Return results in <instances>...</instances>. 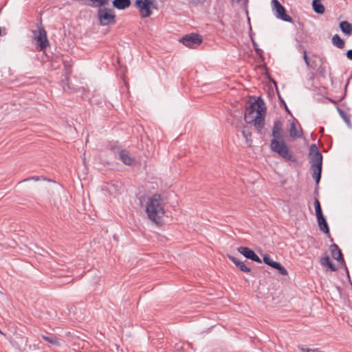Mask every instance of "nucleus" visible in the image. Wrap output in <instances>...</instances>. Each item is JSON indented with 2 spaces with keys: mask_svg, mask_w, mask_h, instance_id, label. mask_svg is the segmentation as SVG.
Listing matches in <instances>:
<instances>
[{
  "mask_svg": "<svg viewBox=\"0 0 352 352\" xmlns=\"http://www.w3.org/2000/svg\"><path fill=\"white\" fill-rule=\"evenodd\" d=\"M320 230L326 234L329 233V228L323 214L316 215Z\"/></svg>",
  "mask_w": 352,
  "mask_h": 352,
  "instance_id": "ddd939ff",
  "label": "nucleus"
},
{
  "mask_svg": "<svg viewBox=\"0 0 352 352\" xmlns=\"http://www.w3.org/2000/svg\"><path fill=\"white\" fill-rule=\"evenodd\" d=\"M41 179L46 180V178L43 177H39V176H33V177H30L27 179H25L24 180H23V182H27V181H30V180H34V181L37 182ZM21 182H22V181Z\"/></svg>",
  "mask_w": 352,
  "mask_h": 352,
  "instance_id": "a878e982",
  "label": "nucleus"
},
{
  "mask_svg": "<svg viewBox=\"0 0 352 352\" xmlns=\"http://www.w3.org/2000/svg\"><path fill=\"white\" fill-rule=\"evenodd\" d=\"M155 0H136L135 6L138 8L140 14L142 18H146L151 15V8Z\"/></svg>",
  "mask_w": 352,
  "mask_h": 352,
  "instance_id": "423d86ee",
  "label": "nucleus"
},
{
  "mask_svg": "<svg viewBox=\"0 0 352 352\" xmlns=\"http://www.w3.org/2000/svg\"><path fill=\"white\" fill-rule=\"evenodd\" d=\"M282 126L283 124L280 120H276L274 122L272 133L273 138L270 142V148L272 151L277 153L285 160L295 162V158L289 151L287 144L283 140L281 133Z\"/></svg>",
  "mask_w": 352,
  "mask_h": 352,
  "instance_id": "f03ea898",
  "label": "nucleus"
},
{
  "mask_svg": "<svg viewBox=\"0 0 352 352\" xmlns=\"http://www.w3.org/2000/svg\"><path fill=\"white\" fill-rule=\"evenodd\" d=\"M296 41L298 43V48L300 50L302 46V41L297 38H296Z\"/></svg>",
  "mask_w": 352,
  "mask_h": 352,
  "instance_id": "2f4dec72",
  "label": "nucleus"
},
{
  "mask_svg": "<svg viewBox=\"0 0 352 352\" xmlns=\"http://www.w3.org/2000/svg\"><path fill=\"white\" fill-rule=\"evenodd\" d=\"M69 73H70V72H66L67 74H68ZM67 81H68V76H67V75H65L64 78L62 79V82H63V89L65 90V86L67 84Z\"/></svg>",
  "mask_w": 352,
  "mask_h": 352,
  "instance_id": "c756f323",
  "label": "nucleus"
},
{
  "mask_svg": "<svg viewBox=\"0 0 352 352\" xmlns=\"http://www.w3.org/2000/svg\"><path fill=\"white\" fill-rule=\"evenodd\" d=\"M263 261L266 265L277 270L280 274L285 276L287 275L288 272L287 270L283 266H282L280 263L272 260L269 254H265L263 256Z\"/></svg>",
  "mask_w": 352,
  "mask_h": 352,
  "instance_id": "9d476101",
  "label": "nucleus"
},
{
  "mask_svg": "<svg viewBox=\"0 0 352 352\" xmlns=\"http://www.w3.org/2000/svg\"><path fill=\"white\" fill-rule=\"evenodd\" d=\"M238 252L243 255L246 258L255 261L258 263H261V259L256 255V254L248 247L240 246L237 248Z\"/></svg>",
  "mask_w": 352,
  "mask_h": 352,
  "instance_id": "9b49d317",
  "label": "nucleus"
},
{
  "mask_svg": "<svg viewBox=\"0 0 352 352\" xmlns=\"http://www.w3.org/2000/svg\"><path fill=\"white\" fill-rule=\"evenodd\" d=\"M309 155L313 172L312 177L318 184L321 178L322 155L315 144H311L309 147Z\"/></svg>",
  "mask_w": 352,
  "mask_h": 352,
  "instance_id": "20e7f679",
  "label": "nucleus"
},
{
  "mask_svg": "<svg viewBox=\"0 0 352 352\" xmlns=\"http://www.w3.org/2000/svg\"><path fill=\"white\" fill-rule=\"evenodd\" d=\"M79 1H81L85 5H87V6L89 5V0H79Z\"/></svg>",
  "mask_w": 352,
  "mask_h": 352,
  "instance_id": "72a5a7b5",
  "label": "nucleus"
},
{
  "mask_svg": "<svg viewBox=\"0 0 352 352\" xmlns=\"http://www.w3.org/2000/svg\"><path fill=\"white\" fill-rule=\"evenodd\" d=\"M120 160L126 165H131L133 162V158L126 150H121L118 153Z\"/></svg>",
  "mask_w": 352,
  "mask_h": 352,
  "instance_id": "4468645a",
  "label": "nucleus"
},
{
  "mask_svg": "<svg viewBox=\"0 0 352 352\" xmlns=\"http://www.w3.org/2000/svg\"><path fill=\"white\" fill-rule=\"evenodd\" d=\"M253 46H254V50L256 51V54L261 56H262V54H263V51L262 50H261L259 47H258V45L256 43L254 42L253 41Z\"/></svg>",
  "mask_w": 352,
  "mask_h": 352,
  "instance_id": "cd10ccee",
  "label": "nucleus"
},
{
  "mask_svg": "<svg viewBox=\"0 0 352 352\" xmlns=\"http://www.w3.org/2000/svg\"><path fill=\"white\" fill-rule=\"evenodd\" d=\"M164 201L159 194H154L147 199L146 212L148 218L158 223L164 215Z\"/></svg>",
  "mask_w": 352,
  "mask_h": 352,
  "instance_id": "7ed1b4c3",
  "label": "nucleus"
},
{
  "mask_svg": "<svg viewBox=\"0 0 352 352\" xmlns=\"http://www.w3.org/2000/svg\"><path fill=\"white\" fill-rule=\"evenodd\" d=\"M314 207L316 211V216L322 214L320 201L316 199L314 201Z\"/></svg>",
  "mask_w": 352,
  "mask_h": 352,
  "instance_id": "393cba45",
  "label": "nucleus"
},
{
  "mask_svg": "<svg viewBox=\"0 0 352 352\" xmlns=\"http://www.w3.org/2000/svg\"><path fill=\"white\" fill-rule=\"evenodd\" d=\"M113 5L118 10H124L131 5V0H113Z\"/></svg>",
  "mask_w": 352,
  "mask_h": 352,
  "instance_id": "f3484780",
  "label": "nucleus"
},
{
  "mask_svg": "<svg viewBox=\"0 0 352 352\" xmlns=\"http://www.w3.org/2000/svg\"><path fill=\"white\" fill-rule=\"evenodd\" d=\"M180 42L190 48H196L201 43L202 37L197 34H190L182 38Z\"/></svg>",
  "mask_w": 352,
  "mask_h": 352,
  "instance_id": "6e6552de",
  "label": "nucleus"
},
{
  "mask_svg": "<svg viewBox=\"0 0 352 352\" xmlns=\"http://www.w3.org/2000/svg\"><path fill=\"white\" fill-rule=\"evenodd\" d=\"M89 5L92 8L99 7L102 8L109 3V0H89Z\"/></svg>",
  "mask_w": 352,
  "mask_h": 352,
  "instance_id": "5701e85b",
  "label": "nucleus"
},
{
  "mask_svg": "<svg viewBox=\"0 0 352 352\" xmlns=\"http://www.w3.org/2000/svg\"><path fill=\"white\" fill-rule=\"evenodd\" d=\"M243 138L245 139L246 142L250 145L252 143V133L247 126H244L241 131Z\"/></svg>",
  "mask_w": 352,
  "mask_h": 352,
  "instance_id": "b1692460",
  "label": "nucleus"
},
{
  "mask_svg": "<svg viewBox=\"0 0 352 352\" xmlns=\"http://www.w3.org/2000/svg\"><path fill=\"white\" fill-rule=\"evenodd\" d=\"M265 104L261 98L246 107L244 119L248 124H253L258 131L265 126Z\"/></svg>",
  "mask_w": 352,
  "mask_h": 352,
  "instance_id": "f257e3e1",
  "label": "nucleus"
},
{
  "mask_svg": "<svg viewBox=\"0 0 352 352\" xmlns=\"http://www.w3.org/2000/svg\"><path fill=\"white\" fill-rule=\"evenodd\" d=\"M289 135L292 138H299L302 135V129L300 126L297 128L296 124L292 122L289 129Z\"/></svg>",
  "mask_w": 352,
  "mask_h": 352,
  "instance_id": "2eb2a0df",
  "label": "nucleus"
},
{
  "mask_svg": "<svg viewBox=\"0 0 352 352\" xmlns=\"http://www.w3.org/2000/svg\"><path fill=\"white\" fill-rule=\"evenodd\" d=\"M302 53H303V59H304L307 66L308 67H309V66H310L309 65V58H308V56L307 55V52L305 50H303Z\"/></svg>",
  "mask_w": 352,
  "mask_h": 352,
  "instance_id": "c85d7f7f",
  "label": "nucleus"
},
{
  "mask_svg": "<svg viewBox=\"0 0 352 352\" xmlns=\"http://www.w3.org/2000/svg\"><path fill=\"white\" fill-rule=\"evenodd\" d=\"M34 38L39 50H43L49 45L47 33L43 27H38V30L33 31Z\"/></svg>",
  "mask_w": 352,
  "mask_h": 352,
  "instance_id": "0eeeda50",
  "label": "nucleus"
},
{
  "mask_svg": "<svg viewBox=\"0 0 352 352\" xmlns=\"http://www.w3.org/2000/svg\"><path fill=\"white\" fill-rule=\"evenodd\" d=\"M312 7L314 12L317 14H323L325 11L324 6L321 3L320 0H313Z\"/></svg>",
  "mask_w": 352,
  "mask_h": 352,
  "instance_id": "a211bd4d",
  "label": "nucleus"
},
{
  "mask_svg": "<svg viewBox=\"0 0 352 352\" xmlns=\"http://www.w3.org/2000/svg\"><path fill=\"white\" fill-rule=\"evenodd\" d=\"M320 262L322 265L328 266V267L333 272L337 270L336 265L332 263L329 256L322 258Z\"/></svg>",
  "mask_w": 352,
  "mask_h": 352,
  "instance_id": "aec40b11",
  "label": "nucleus"
},
{
  "mask_svg": "<svg viewBox=\"0 0 352 352\" xmlns=\"http://www.w3.org/2000/svg\"><path fill=\"white\" fill-rule=\"evenodd\" d=\"M329 250L331 254L332 257L337 260L340 263L344 265L346 267V264L341 252V250L339 248L338 245L333 243L330 245Z\"/></svg>",
  "mask_w": 352,
  "mask_h": 352,
  "instance_id": "f8f14e48",
  "label": "nucleus"
},
{
  "mask_svg": "<svg viewBox=\"0 0 352 352\" xmlns=\"http://www.w3.org/2000/svg\"><path fill=\"white\" fill-rule=\"evenodd\" d=\"M278 98H279V99H280V100L281 103L285 106V107L286 110H287V111H289V110H288V108H287V105H286V103L285 102V101L283 100V99L280 96H278Z\"/></svg>",
  "mask_w": 352,
  "mask_h": 352,
  "instance_id": "473e14b6",
  "label": "nucleus"
},
{
  "mask_svg": "<svg viewBox=\"0 0 352 352\" xmlns=\"http://www.w3.org/2000/svg\"><path fill=\"white\" fill-rule=\"evenodd\" d=\"M332 43L339 49H343L344 47V41L338 34H335L332 37Z\"/></svg>",
  "mask_w": 352,
  "mask_h": 352,
  "instance_id": "4be33fe9",
  "label": "nucleus"
},
{
  "mask_svg": "<svg viewBox=\"0 0 352 352\" xmlns=\"http://www.w3.org/2000/svg\"><path fill=\"white\" fill-rule=\"evenodd\" d=\"M65 67H67V65H65ZM66 69H67V72H69V69L66 68Z\"/></svg>",
  "mask_w": 352,
  "mask_h": 352,
  "instance_id": "f704fd0d",
  "label": "nucleus"
},
{
  "mask_svg": "<svg viewBox=\"0 0 352 352\" xmlns=\"http://www.w3.org/2000/svg\"><path fill=\"white\" fill-rule=\"evenodd\" d=\"M340 28L342 32L346 35H351L352 34V25L346 21L340 23Z\"/></svg>",
  "mask_w": 352,
  "mask_h": 352,
  "instance_id": "6ab92c4d",
  "label": "nucleus"
},
{
  "mask_svg": "<svg viewBox=\"0 0 352 352\" xmlns=\"http://www.w3.org/2000/svg\"><path fill=\"white\" fill-rule=\"evenodd\" d=\"M41 336H42V338L44 340H45L46 342H47L48 343H50L54 345H57V346L60 345L58 338L54 335H50V336L42 335Z\"/></svg>",
  "mask_w": 352,
  "mask_h": 352,
  "instance_id": "412c9836",
  "label": "nucleus"
},
{
  "mask_svg": "<svg viewBox=\"0 0 352 352\" xmlns=\"http://www.w3.org/2000/svg\"><path fill=\"white\" fill-rule=\"evenodd\" d=\"M273 11L275 12L274 15L277 19H280L284 21L292 22V18L287 14L285 8L278 0H272Z\"/></svg>",
  "mask_w": 352,
  "mask_h": 352,
  "instance_id": "1a4fd4ad",
  "label": "nucleus"
},
{
  "mask_svg": "<svg viewBox=\"0 0 352 352\" xmlns=\"http://www.w3.org/2000/svg\"><path fill=\"white\" fill-rule=\"evenodd\" d=\"M228 258L230 261H232L236 266L242 272H250V268L247 267L243 261H239L238 258H235L233 256H228Z\"/></svg>",
  "mask_w": 352,
  "mask_h": 352,
  "instance_id": "dca6fc26",
  "label": "nucleus"
},
{
  "mask_svg": "<svg viewBox=\"0 0 352 352\" xmlns=\"http://www.w3.org/2000/svg\"><path fill=\"white\" fill-rule=\"evenodd\" d=\"M339 113L340 114V116L342 117V118L344 119V120L348 124H350V119L346 115V113L342 111V110H340L339 109Z\"/></svg>",
  "mask_w": 352,
  "mask_h": 352,
  "instance_id": "bb28decb",
  "label": "nucleus"
},
{
  "mask_svg": "<svg viewBox=\"0 0 352 352\" xmlns=\"http://www.w3.org/2000/svg\"><path fill=\"white\" fill-rule=\"evenodd\" d=\"M97 14L101 25H107L116 23V15L113 9L99 8Z\"/></svg>",
  "mask_w": 352,
  "mask_h": 352,
  "instance_id": "39448f33",
  "label": "nucleus"
},
{
  "mask_svg": "<svg viewBox=\"0 0 352 352\" xmlns=\"http://www.w3.org/2000/svg\"><path fill=\"white\" fill-rule=\"evenodd\" d=\"M346 56L347 57L348 59L349 60H352V49L351 50H349L346 52Z\"/></svg>",
  "mask_w": 352,
  "mask_h": 352,
  "instance_id": "7c9ffc66",
  "label": "nucleus"
}]
</instances>
